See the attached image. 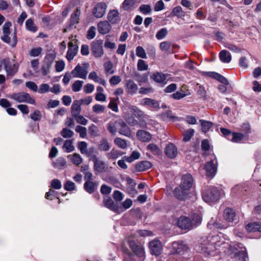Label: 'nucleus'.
Wrapping results in <instances>:
<instances>
[{
  "instance_id": "dca6fc26",
  "label": "nucleus",
  "mask_w": 261,
  "mask_h": 261,
  "mask_svg": "<svg viewBox=\"0 0 261 261\" xmlns=\"http://www.w3.org/2000/svg\"><path fill=\"white\" fill-rule=\"evenodd\" d=\"M178 226L182 229H190L193 227V223L188 217H180L177 222Z\"/></svg>"
},
{
  "instance_id": "0e129e2a",
  "label": "nucleus",
  "mask_w": 261,
  "mask_h": 261,
  "mask_svg": "<svg viewBox=\"0 0 261 261\" xmlns=\"http://www.w3.org/2000/svg\"><path fill=\"white\" fill-rule=\"evenodd\" d=\"M232 138V141L234 142H238L240 141L243 140L244 138V135L239 133H233Z\"/></svg>"
},
{
  "instance_id": "72a5a7b5",
  "label": "nucleus",
  "mask_w": 261,
  "mask_h": 261,
  "mask_svg": "<svg viewBox=\"0 0 261 261\" xmlns=\"http://www.w3.org/2000/svg\"><path fill=\"white\" fill-rule=\"evenodd\" d=\"M81 14V10L77 8L76 10L71 14L70 17V24L74 25L79 23L80 20V16Z\"/></svg>"
},
{
  "instance_id": "39448f33",
  "label": "nucleus",
  "mask_w": 261,
  "mask_h": 261,
  "mask_svg": "<svg viewBox=\"0 0 261 261\" xmlns=\"http://www.w3.org/2000/svg\"><path fill=\"white\" fill-rule=\"evenodd\" d=\"M89 67V64L88 62H83L81 65L78 64L72 70L71 73L73 77L86 79Z\"/></svg>"
},
{
  "instance_id": "5701e85b",
  "label": "nucleus",
  "mask_w": 261,
  "mask_h": 261,
  "mask_svg": "<svg viewBox=\"0 0 261 261\" xmlns=\"http://www.w3.org/2000/svg\"><path fill=\"white\" fill-rule=\"evenodd\" d=\"M108 21L112 24L118 22L120 20L119 13L117 10H113L109 11L108 14Z\"/></svg>"
},
{
  "instance_id": "cd10ccee",
  "label": "nucleus",
  "mask_w": 261,
  "mask_h": 261,
  "mask_svg": "<svg viewBox=\"0 0 261 261\" xmlns=\"http://www.w3.org/2000/svg\"><path fill=\"white\" fill-rule=\"evenodd\" d=\"M81 105L77 100L73 101L71 108V114L73 117L77 116L80 114L81 111Z\"/></svg>"
},
{
  "instance_id": "0eeeda50",
  "label": "nucleus",
  "mask_w": 261,
  "mask_h": 261,
  "mask_svg": "<svg viewBox=\"0 0 261 261\" xmlns=\"http://www.w3.org/2000/svg\"><path fill=\"white\" fill-rule=\"evenodd\" d=\"M3 63L8 78L16 74L18 70V65L15 62L14 60L4 59Z\"/></svg>"
},
{
  "instance_id": "338daca9",
  "label": "nucleus",
  "mask_w": 261,
  "mask_h": 261,
  "mask_svg": "<svg viewBox=\"0 0 261 261\" xmlns=\"http://www.w3.org/2000/svg\"><path fill=\"white\" fill-rule=\"evenodd\" d=\"M121 81V79L120 76L118 75H114L109 80L110 84L112 86L118 84Z\"/></svg>"
},
{
  "instance_id": "79ce46f5",
  "label": "nucleus",
  "mask_w": 261,
  "mask_h": 261,
  "mask_svg": "<svg viewBox=\"0 0 261 261\" xmlns=\"http://www.w3.org/2000/svg\"><path fill=\"white\" fill-rule=\"evenodd\" d=\"M148 107L155 111H158L161 108L158 101L149 98H148Z\"/></svg>"
},
{
  "instance_id": "1a4fd4ad",
  "label": "nucleus",
  "mask_w": 261,
  "mask_h": 261,
  "mask_svg": "<svg viewBox=\"0 0 261 261\" xmlns=\"http://www.w3.org/2000/svg\"><path fill=\"white\" fill-rule=\"evenodd\" d=\"M217 160L215 156L214 158L207 162L205 165L204 169L206 175L213 178L216 174L217 170Z\"/></svg>"
},
{
  "instance_id": "c03bdc74",
  "label": "nucleus",
  "mask_w": 261,
  "mask_h": 261,
  "mask_svg": "<svg viewBox=\"0 0 261 261\" xmlns=\"http://www.w3.org/2000/svg\"><path fill=\"white\" fill-rule=\"evenodd\" d=\"M115 144L121 149H125L127 147V143L126 140L120 138H116L114 140Z\"/></svg>"
},
{
  "instance_id": "2eb2a0df",
  "label": "nucleus",
  "mask_w": 261,
  "mask_h": 261,
  "mask_svg": "<svg viewBox=\"0 0 261 261\" xmlns=\"http://www.w3.org/2000/svg\"><path fill=\"white\" fill-rule=\"evenodd\" d=\"M94 163V169L97 172L102 173L106 170L107 167L105 162L98 159L96 155L91 158Z\"/></svg>"
},
{
  "instance_id": "603ef678",
  "label": "nucleus",
  "mask_w": 261,
  "mask_h": 261,
  "mask_svg": "<svg viewBox=\"0 0 261 261\" xmlns=\"http://www.w3.org/2000/svg\"><path fill=\"white\" fill-rule=\"evenodd\" d=\"M172 13L174 15L177 16L179 18H181L185 16V12L182 11V8L180 6L175 7Z\"/></svg>"
},
{
  "instance_id": "e2e57ef3",
  "label": "nucleus",
  "mask_w": 261,
  "mask_h": 261,
  "mask_svg": "<svg viewBox=\"0 0 261 261\" xmlns=\"http://www.w3.org/2000/svg\"><path fill=\"white\" fill-rule=\"evenodd\" d=\"M137 69L139 71H144L147 70V64L145 61L140 59L137 63Z\"/></svg>"
},
{
  "instance_id": "423d86ee",
  "label": "nucleus",
  "mask_w": 261,
  "mask_h": 261,
  "mask_svg": "<svg viewBox=\"0 0 261 261\" xmlns=\"http://www.w3.org/2000/svg\"><path fill=\"white\" fill-rule=\"evenodd\" d=\"M220 192L216 187H211L202 193V198L206 202L217 201L220 197Z\"/></svg>"
},
{
  "instance_id": "de8ad7c7",
  "label": "nucleus",
  "mask_w": 261,
  "mask_h": 261,
  "mask_svg": "<svg viewBox=\"0 0 261 261\" xmlns=\"http://www.w3.org/2000/svg\"><path fill=\"white\" fill-rule=\"evenodd\" d=\"M99 148L102 151H108L110 148V144L106 139H102L100 142Z\"/></svg>"
},
{
  "instance_id": "774afa93",
  "label": "nucleus",
  "mask_w": 261,
  "mask_h": 261,
  "mask_svg": "<svg viewBox=\"0 0 261 261\" xmlns=\"http://www.w3.org/2000/svg\"><path fill=\"white\" fill-rule=\"evenodd\" d=\"M42 51V48L40 47L34 48L31 50L30 55L31 57H37L41 53Z\"/></svg>"
},
{
  "instance_id": "6ab92c4d",
  "label": "nucleus",
  "mask_w": 261,
  "mask_h": 261,
  "mask_svg": "<svg viewBox=\"0 0 261 261\" xmlns=\"http://www.w3.org/2000/svg\"><path fill=\"white\" fill-rule=\"evenodd\" d=\"M164 151L166 155L170 159H174L177 156L178 152L177 147L172 143L167 145Z\"/></svg>"
},
{
  "instance_id": "9b49d317",
  "label": "nucleus",
  "mask_w": 261,
  "mask_h": 261,
  "mask_svg": "<svg viewBox=\"0 0 261 261\" xmlns=\"http://www.w3.org/2000/svg\"><path fill=\"white\" fill-rule=\"evenodd\" d=\"M224 219L230 225L236 224L238 222V219L234 211L231 208H226L223 212Z\"/></svg>"
},
{
  "instance_id": "4be33fe9",
  "label": "nucleus",
  "mask_w": 261,
  "mask_h": 261,
  "mask_svg": "<svg viewBox=\"0 0 261 261\" xmlns=\"http://www.w3.org/2000/svg\"><path fill=\"white\" fill-rule=\"evenodd\" d=\"M126 89L128 94L134 95L138 90L137 85L132 80H129L126 83Z\"/></svg>"
},
{
  "instance_id": "4d7b16f0",
  "label": "nucleus",
  "mask_w": 261,
  "mask_h": 261,
  "mask_svg": "<svg viewBox=\"0 0 261 261\" xmlns=\"http://www.w3.org/2000/svg\"><path fill=\"white\" fill-rule=\"evenodd\" d=\"M138 138L143 142L147 141V132L145 130H139L137 133Z\"/></svg>"
},
{
  "instance_id": "e433bc0d",
  "label": "nucleus",
  "mask_w": 261,
  "mask_h": 261,
  "mask_svg": "<svg viewBox=\"0 0 261 261\" xmlns=\"http://www.w3.org/2000/svg\"><path fill=\"white\" fill-rule=\"evenodd\" d=\"M135 0H124L122 8L126 11L130 10L135 7Z\"/></svg>"
},
{
  "instance_id": "6e6552de",
  "label": "nucleus",
  "mask_w": 261,
  "mask_h": 261,
  "mask_svg": "<svg viewBox=\"0 0 261 261\" xmlns=\"http://www.w3.org/2000/svg\"><path fill=\"white\" fill-rule=\"evenodd\" d=\"M149 248L150 254L155 256H159L162 253L163 250L162 243L157 239L149 242Z\"/></svg>"
},
{
  "instance_id": "aec40b11",
  "label": "nucleus",
  "mask_w": 261,
  "mask_h": 261,
  "mask_svg": "<svg viewBox=\"0 0 261 261\" xmlns=\"http://www.w3.org/2000/svg\"><path fill=\"white\" fill-rule=\"evenodd\" d=\"M97 29L100 34L105 35L111 31V25L108 21H101L98 23Z\"/></svg>"
},
{
  "instance_id": "2f4dec72",
  "label": "nucleus",
  "mask_w": 261,
  "mask_h": 261,
  "mask_svg": "<svg viewBox=\"0 0 261 261\" xmlns=\"http://www.w3.org/2000/svg\"><path fill=\"white\" fill-rule=\"evenodd\" d=\"M129 109L131 114L134 115L136 118H137L140 122L143 120V113L142 111L139 110L136 107L133 106H130L129 107Z\"/></svg>"
},
{
  "instance_id": "6e6d98bb",
  "label": "nucleus",
  "mask_w": 261,
  "mask_h": 261,
  "mask_svg": "<svg viewBox=\"0 0 261 261\" xmlns=\"http://www.w3.org/2000/svg\"><path fill=\"white\" fill-rule=\"evenodd\" d=\"M89 132L91 136H97L99 132L98 127L94 124H92L89 127Z\"/></svg>"
},
{
  "instance_id": "9d476101",
  "label": "nucleus",
  "mask_w": 261,
  "mask_h": 261,
  "mask_svg": "<svg viewBox=\"0 0 261 261\" xmlns=\"http://www.w3.org/2000/svg\"><path fill=\"white\" fill-rule=\"evenodd\" d=\"M55 56L52 54H48L44 59V62L41 68V72L43 75H46L52 66Z\"/></svg>"
},
{
  "instance_id": "a19ab883",
  "label": "nucleus",
  "mask_w": 261,
  "mask_h": 261,
  "mask_svg": "<svg viewBox=\"0 0 261 261\" xmlns=\"http://www.w3.org/2000/svg\"><path fill=\"white\" fill-rule=\"evenodd\" d=\"M123 153L119 150L112 149L110 152L108 153L107 156L109 159H116L121 156Z\"/></svg>"
},
{
  "instance_id": "3c124183",
  "label": "nucleus",
  "mask_w": 261,
  "mask_h": 261,
  "mask_svg": "<svg viewBox=\"0 0 261 261\" xmlns=\"http://www.w3.org/2000/svg\"><path fill=\"white\" fill-rule=\"evenodd\" d=\"M106 108L105 106L100 104H96L92 107L93 111L96 114H99L104 112L106 110Z\"/></svg>"
},
{
  "instance_id": "c85d7f7f",
  "label": "nucleus",
  "mask_w": 261,
  "mask_h": 261,
  "mask_svg": "<svg viewBox=\"0 0 261 261\" xmlns=\"http://www.w3.org/2000/svg\"><path fill=\"white\" fill-rule=\"evenodd\" d=\"M219 58L222 62L228 63L231 60V56L228 51L222 50L219 53Z\"/></svg>"
},
{
  "instance_id": "412c9836",
  "label": "nucleus",
  "mask_w": 261,
  "mask_h": 261,
  "mask_svg": "<svg viewBox=\"0 0 261 261\" xmlns=\"http://www.w3.org/2000/svg\"><path fill=\"white\" fill-rule=\"evenodd\" d=\"M122 117L130 126H136L138 124L140 125H143L142 122L139 123L138 121L133 116L132 114H129L126 112H123Z\"/></svg>"
},
{
  "instance_id": "c756f323",
  "label": "nucleus",
  "mask_w": 261,
  "mask_h": 261,
  "mask_svg": "<svg viewBox=\"0 0 261 261\" xmlns=\"http://www.w3.org/2000/svg\"><path fill=\"white\" fill-rule=\"evenodd\" d=\"M119 120L110 121L107 124L108 131L113 136L117 132V126H118Z\"/></svg>"
},
{
  "instance_id": "f8f14e48",
  "label": "nucleus",
  "mask_w": 261,
  "mask_h": 261,
  "mask_svg": "<svg viewBox=\"0 0 261 261\" xmlns=\"http://www.w3.org/2000/svg\"><path fill=\"white\" fill-rule=\"evenodd\" d=\"M107 5L104 2L97 3L92 9V14L96 18L102 17L106 13Z\"/></svg>"
},
{
  "instance_id": "4468645a",
  "label": "nucleus",
  "mask_w": 261,
  "mask_h": 261,
  "mask_svg": "<svg viewBox=\"0 0 261 261\" xmlns=\"http://www.w3.org/2000/svg\"><path fill=\"white\" fill-rule=\"evenodd\" d=\"M73 41H74V40L68 43V49L66 57L69 62H70L73 59L78 52L79 47L76 44L77 40H75L74 42H73Z\"/></svg>"
},
{
  "instance_id": "f257e3e1",
  "label": "nucleus",
  "mask_w": 261,
  "mask_h": 261,
  "mask_svg": "<svg viewBox=\"0 0 261 261\" xmlns=\"http://www.w3.org/2000/svg\"><path fill=\"white\" fill-rule=\"evenodd\" d=\"M193 177L190 174L183 175L179 187L176 188L173 191L175 197L180 200L187 199L193 187Z\"/></svg>"
},
{
  "instance_id": "ddd939ff",
  "label": "nucleus",
  "mask_w": 261,
  "mask_h": 261,
  "mask_svg": "<svg viewBox=\"0 0 261 261\" xmlns=\"http://www.w3.org/2000/svg\"><path fill=\"white\" fill-rule=\"evenodd\" d=\"M91 51L96 58L101 57L103 55L102 41L97 40L94 41L91 44Z\"/></svg>"
},
{
  "instance_id": "864d4df0",
  "label": "nucleus",
  "mask_w": 261,
  "mask_h": 261,
  "mask_svg": "<svg viewBox=\"0 0 261 261\" xmlns=\"http://www.w3.org/2000/svg\"><path fill=\"white\" fill-rule=\"evenodd\" d=\"M83 83L84 82L82 81H76L72 85V90L75 92L80 91L82 87Z\"/></svg>"
},
{
  "instance_id": "f3484780",
  "label": "nucleus",
  "mask_w": 261,
  "mask_h": 261,
  "mask_svg": "<svg viewBox=\"0 0 261 261\" xmlns=\"http://www.w3.org/2000/svg\"><path fill=\"white\" fill-rule=\"evenodd\" d=\"M118 126H120L118 132L120 135L127 137H130L132 136L130 128L123 120L121 119L119 120Z\"/></svg>"
},
{
  "instance_id": "bf43d9fd",
  "label": "nucleus",
  "mask_w": 261,
  "mask_h": 261,
  "mask_svg": "<svg viewBox=\"0 0 261 261\" xmlns=\"http://www.w3.org/2000/svg\"><path fill=\"white\" fill-rule=\"evenodd\" d=\"M135 79L140 86L147 82V76L146 75H144L142 76L140 74L137 73L135 74Z\"/></svg>"
},
{
  "instance_id": "20e7f679",
  "label": "nucleus",
  "mask_w": 261,
  "mask_h": 261,
  "mask_svg": "<svg viewBox=\"0 0 261 261\" xmlns=\"http://www.w3.org/2000/svg\"><path fill=\"white\" fill-rule=\"evenodd\" d=\"M8 97L18 103H28L35 105V100L30 94L24 92L13 93L9 94Z\"/></svg>"
},
{
  "instance_id": "58836bf2",
  "label": "nucleus",
  "mask_w": 261,
  "mask_h": 261,
  "mask_svg": "<svg viewBox=\"0 0 261 261\" xmlns=\"http://www.w3.org/2000/svg\"><path fill=\"white\" fill-rule=\"evenodd\" d=\"M25 27L27 30L35 33L37 31V28L35 25L32 19H28L25 22Z\"/></svg>"
},
{
  "instance_id": "b1692460",
  "label": "nucleus",
  "mask_w": 261,
  "mask_h": 261,
  "mask_svg": "<svg viewBox=\"0 0 261 261\" xmlns=\"http://www.w3.org/2000/svg\"><path fill=\"white\" fill-rule=\"evenodd\" d=\"M103 205L110 210L116 212L118 211L119 206L114 203L110 197L105 198L103 200Z\"/></svg>"
},
{
  "instance_id": "393cba45",
  "label": "nucleus",
  "mask_w": 261,
  "mask_h": 261,
  "mask_svg": "<svg viewBox=\"0 0 261 261\" xmlns=\"http://www.w3.org/2000/svg\"><path fill=\"white\" fill-rule=\"evenodd\" d=\"M150 77L155 82L163 83L166 85L167 82L165 81L167 78V75L161 72H156L150 76Z\"/></svg>"
},
{
  "instance_id": "a878e982",
  "label": "nucleus",
  "mask_w": 261,
  "mask_h": 261,
  "mask_svg": "<svg viewBox=\"0 0 261 261\" xmlns=\"http://www.w3.org/2000/svg\"><path fill=\"white\" fill-rule=\"evenodd\" d=\"M161 118L164 121H174L175 120H179L180 118L174 116L171 110H168L166 112L163 113L161 115Z\"/></svg>"
},
{
  "instance_id": "4c0bfd02",
  "label": "nucleus",
  "mask_w": 261,
  "mask_h": 261,
  "mask_svg": "<svg viewBox=\"0 0 261 261\" xmlns=\"http://www.w3.org/2000/svg\"><path fill=\"white\" fill-rule=\"evenodd\" d=\"M63 148L66 152H71L73 151L75 148L73 145V142L71 140H66L64 143Z\"/></svg>"
},
{
  "instance_id": "49530a36",
  "label": "nucleus",
  "mask_w": 261,
  "mask_h": 261,
  "mask_svg": "<svg viewBox=\"0 0 261 261\" xmlns=\"http://www.w3.org/2000/svg\"><path fill=\"white\" fill-rule=\"evenodd\" d=\"M194 133V130L193 129H189L185 131L183 133V141L184 142L189 141L193 136Z\"/></svg>"
},
{
  "instance_id": "473e14b6",
  "label": "nucleus",
  "mask_w": 261,
  "mask_h": 261,
  "mask_svg": "<svg viewBox=\"0 0 261 261\" xmlns=\"http://www.w3.org/2000/svg\"><path fill=\"white\" fill-rule=\"evenodd\" d=\"M97 184L92 181H86L84 185L85 190L89 193H93L97 188Z\"/></svg>"
},
{
  "instance_id": "f704fd0d",
  "label": "nucleus",
  "mask_w": 261,
  "mask_h": 261,
  "mask_svg": "<svg viewBox=\"0 0 261 261\" xmlns=\"http://www.w3.org/2000/svg\"><path fill=\"white\" fill-rule=\"evenodd\" d=\"M68 158L71 160L73 164L76 166L80 165L83 162V159L81 156L76 153L69 155Z\"/></svg>"
},
{
  "instance_id": "a211bd4d",
  "label": "nucleus",
  "mask_w": 261,
  "mask_h": 261,
  "mask_svg": "<svg viewBox=\"0 0 261 261\" xmlns=\"http://www.w3.org/2000/svg\"><path fill=\"white\" fill-rule=\"evenodd\" d=\"M188 250V247L182 242H174L172 243V254H182Z\"/></svg>"
},
{
  "instance_id": "680f3d73",
  "label": "nucleus",
  "mask_w": 261,
  "mask_h": 261,
  "mask_svg": "<svg viewBox=\"0 0 261 261\" xmlns=\"http://www.w3.org/2000/svg\"><path fill=\"white\" fill-rule=\"evenodd\" d=\"M136 55L141 58H146V53L144 48L140 46L137 47L136 49Z\"/></svg>"
},
{
  "instance_id": "a18cd8bd",
  "label": "nucleus",
  "mask_w": 261,
  "mask_h": 261,
  "mask_svg": "<svg viewBox=\"0 0 261 261\" xmlns=\"http://www.w3.org/2000/svg\"><path fill=\"white\" fill-rule=\"evenodd\" d=\"M75 130L76 132L79 133L81 138H84L86 137L87 134V130L86 127L81 125H77Z\"/></svg>"
},
{
  "instance_id": "8fccbe9b",
  "label": "nucleus",
  "mask_w": 261,
  "mask_h": 261,
  "mask_svg": "<svg viewBox=\"0 0 261 261\" xmlns=\"http://www.w3.org/2000/svg\"><path fill=\"white\" fill-rule=\"evenodd\" d=\"M139 156L140 154L138 152L133 151L129 156H124L123 157V159H125L126 161L129 163H131L135 161V160L138 159L139 158Z\"/></svg>"
},
{
  "instance_id": "69168bd1",
  "label": "nucleus",
  "mask_w": 261,
  "mask_h": 261,
  "mask_svg": "<svg viewBox=\"0 0 261 261\" xmlns=\"http://www.w3.org/2000/svg\"><path fill=\"white\" fill-rule=\"evenodd\" d=\"M168 31L166 28L161 29L156 34V38L161 40L163 39L167 34Z\"/></svg>"
},
{
  "instance_id": "09e8293b",
  "label": "nucleus",
  "mask_w": 261,
  "mask_h": 261,
  "mask_svg": "<svg viewBox=\"0 0 261 261\" xmlns=\"http://www.w3.org/2000/svg\"><path fill=\"white\" fill-rule=\"evenodd\" d=\"M73 132L67 128H63L61 132V135L64 138H71L73 136Z\"/></svg>"
},
{
  "instance_id": "37998d69",
  "label": "nucleus",
  "mask_w": 261,
  "mask_h": 261,
  "mask_svg": "<svg viewBox=\"0 0 261 261\" xmlns=\"http://www.w3.org/2000/svg\"><path fill=\"white\" fill-rule=\"evenodd\" d=\"M200 122L202 127L201 129L204 133L207 132L210 128L213 126V123L210 121L201 120Z\"/></svg>"
},
{
  "instance_id": "7c9ffc66",
  "label": "nucleus",
  "mask_w": 261,
  "mask_h": 261,
  "mask_svg": "<svg viewBox=\"0 0 261 261\" xmlns=\"http://www.w3.org/2000/svg\"><path fill=\"white\" fill-rule=\"evenodd\" d=\"M66 161L63 157H59L53 163V166L54 168L62 169L66 166Z\"/></svg>"
},
{
  "instance_id": "f03ea898",
  "label": "nucleus",
  "mask_w": 261,
  "mask_h": 261,
  "mask_svg": "<svg viewBox=\"0 0 261 261\" xmlns=\"http://www.w3.org/2000/svg\"><path fill=\"white\" fill-rule=\"evenodd\" d=\"M128 244L129 247L136 255V257L130 253L127 249H123V251L126 254L124 261H144L145 258L144 248L135 241H129Z\"/></svg>"
},
{
  "instance_id": "ea45409f",
  "label": "nucleus",
  "mask_w": 261,
  "mask_h": 261,
  "mask_svg": "<svg viewBox=\"0 0 261 261\" xmlns=\"http://www.w3.org/2000/svg\"><path fill=\"white\" fill-rule=\"evenodd\" d=\"M247 256L246 251L242 250L236 253L234 257L236 261H245Z\"/></svg>"
},
{
  "instance_id": "c9c22d12",
  "label": "nucleus",
  "mask_w": 261,
  "mask_h": 261,
  "mask_svg": "<svg viewBox=\"0 0 261 261\" xmlns=\"http://www.w3.org/2000/svg\"><path fill=\"white\" fill-rule=\"evenodd\" d=\"M148 150L155 155H159L162 153V151L159 147L156 144L153 143L148 144Z\"/></svg>"
},
{
  "instance_id": "052dcab7",
  "label": "nucleus",
  "mask_w": 261,
  "mask_h": 261,
  "mask_svg": "<svg viewBox=\"0 0 261 261\" xmlns=\"http://www.w3.org/2000/svg\"><path fill=\"white\" fill-rule=\"evenodd\" d=\"M65 62L63 60H59L56 62L55 69L57 72H61L65 68Z\"/></svg>"
},
{
  "instance_id": "7ed1b4c3",
  "label": "nucleus",
  "mask_w": 261,
  "mask_h": 261,
  "mask_svg": "<svg viewBox=\"0 0 261 261\" xmlns=\"http://www.w3.org/2000/svg\"><path fill=\"white\" fill-rule=\"evenodd\" d=\"M12 26V23L10 21L5 23L3 26V34L1 36V39L5 42L10 44L14 47L16 45L17 42L16 32L14 31L12 34V38L9 36L11 34L10 28Z\"/></svg>"
},
{
  "instance_id": "5fc2aeb1",
  "label": "nucleus",
  "mask_w": 261,
  "mask_h": 261,
  "mask_svg": "<svg viewBox=\"0 0 261 261\" xmlns=\"http://www.w3.org/2000/svg\"><path fill=\"white\" fill-rule=\"evenodd\" d=\"M42 117L41 112L39 110H35L30 115V118L34 121H37L41 120Z\"/></svg>"
},
{
  "instance_id": "13d9d810",
  "label": "nucleus",
  "mask_w": 261,
  "mask_h": 261,
  "mask_svg": "<svg viewBox=\"0 0 261 261\" xmlns=\"http://www.w3.org/2000/svg\"><path fill=\"white\" fill-rule=\"evenodd\" d=\"M64 188L66 191H71L75 189V185L73 182L70 180H68L64 184Z\"/></svg>"
},
{
  "instance_id": "bb28decb",
  "label": "nucleus",
  "mask_w": 261,
  "mask_h": 261,
  "mask_svg": "<svg viewBox=\"0 0 261 261\" xmlns=\"http://www.w3.org/2000/svg\"><path fill=\"white\" fill-rule=\"evenodd\" d=\"M245 228L248 232L261 231V223L258 222L249 223Z\"/></svg>"
}]
</instances>
